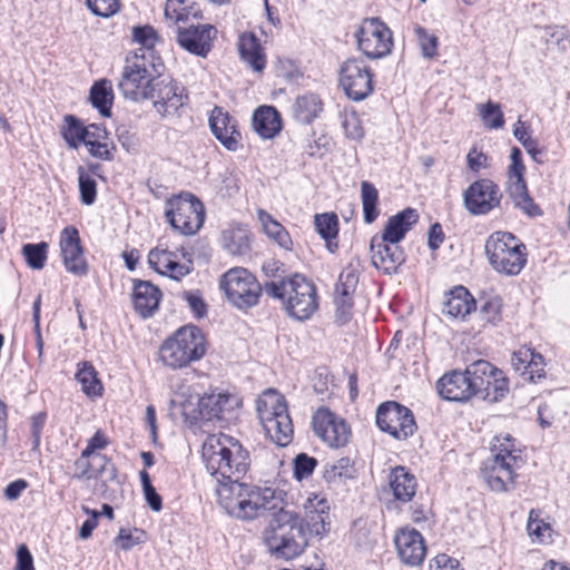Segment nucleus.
Instances as JSON below:
<instances>
[{"instance_id": "1", "label": "nucleus", "mask_w": 570, "mask_h": 570, "mask_svg": "<svg viewBox=\"0 0 570 570\" xmlns=\"http://www.w3.org/2000/svg\"><path fill=\"white\" fill-rule=\"evenodd\" d=\"M202 459L206 471L216 480L219 505L232 517L254 520L285 510L286 492L278 488L240 482L247 473L248 451L235 438L225 433L210 434L203 442Z\"/></svg>"}, {"instance_id": "2", "label": "nucleus", "mask_w": 570, "mask_h": 570, "mask_svg": "<svg viewBox=\"0 0 570 570\" xmlns=\"http://www.w3.org/2000/svg\"><path fill=\"white\" fill-rule=\"evenodd\" d=\"M303 509V518L286 509L273 515L265 542L276 557L292 560L304 551L311 535L323 537L330 531V505L324 498L308 497Z\"/></svg>"}, {"instance_id": "3", "label": "nucleus", "mask_w": 570, "mask_h": 570, "mask_svg": "<svg viewBox=\"0 0 570 570\" xmlns=\"http://www.w3.org/2000/svg\"><path fill=\"white\" fill-rule=\"evenodd\" d=\"M163 71V60L154 50L138 48L126 56L118 88L127 99L147 100L149 89Z\"/></svg>"}, {"instance_id": "4", "label": "nucleus", "mask_w": 570, "mask_h": 570, "mask_svg": "<svg viewBox=\"0 0 570 570\" xmlns=\"http://www.w3.org/2000/svg\"><path fill=\"white\" fill-rule=\"evenodd\" d=\"M265 292L279 298L287 314L298 321L308 320L318 308L316 286L302 274L266 283Z\"/></svg>"}, {"instance_id": "5", "label": "nucleus", "mask_w": 570, "mask_h": 570, "mask_svg": "<svg viewBox=\"0 0 570 570\" xmlns=\"http://www.w3.org/2000/svg\"><path fill=\"white\" fill-rule=\"evenodd\" d=\"M492 451L494 458L484 471L485 481L493 491H508L514 483V471L523 465L521 451L510 434L495 436Z\"/></svg>"}, {"instance_id": "6", "label": "nucleus", "mask_w": 570, "mask_h": 570, "mask_svg": "<svg viewBox=\"0 0 570 570\" xmlns=\"http://www.w3.org/2000/svg\"><path fill=\"white\" fill-rule=\"evenodd\" d=\"M206 353V340L199 327L183 326L167 338L159 350L161 362L170 368H181L199 361Z\"/></svg>"}, {"instance_id": "7", "label": "nucleus", "mask_w": 570, "mask_h": 570, "mask_svg": "<svg viewBox=\"0 0 570 570\" xmlns=\"http://www.w3.org/2000/svg\"><path fill=\"white\" fill-rule=\"evenodd\" d=\"M485 255L492 268L504 275L520 274L527 264V247L513 234L495 232L485 242Z\"/></svg>"}, {"instance_id": "8", "label": "nucleus", "mask_w": 570, "mask_h": 570, "mask_svg": "<svg viewBox=\"0 0 570 570\" xmlns=\"http://www.w3.org/2000/svg\"><path fill=\"white\" fill-rule=\"evenodd\" d=\"M257 412L265 432L277 445L291 443L294 430L283 395L274 390L266 391L257 402Z\"/></svg>"}, {"instance_id": "9", "label": "nucleus", "mask_w": 570, "mask_h": 570, "mask_svg": "<svg viewBox=\"0 0 570 570\" xmlns=\"http://www.w3.org/2000/svg\"><path fill=\"white\" fill-rule=\"evenodd\" d=\"M165 216L183 235H194L204 224L205 207L193 194L183 193L167 200Z\"/></svg>"}, {"instance_id": "10", "label": "nucleus", "mask_w": 570, "mask_h": 570, "mask_svg": "<svg viewBox=\"0 0 570 570\" xmlns=\"http://www.w3.org/2000/svg\"><path fill=\"white\" fill-rule=\"evenodd\" d=\"M472 376L473 396L479 395L484 401L495 403L509 392V381L504 373L484 360H479L468 366Z\"/></svg>"}, {"instance_id": "11", "label": "nucleus", "mask_w": 570, "mask_h": 570, "mask_svg": "<svg viewBox=\"0 0 570 570\" xmlns=\"http://www.w3.org/2000/svg\"><path fill=\"white\" fill-rule=\"evenodd\" d=\"M220 287L228 301L240 309L256 305L262 292L256 277L243 267L226 272L220 279Z\"/></svg>"}, {"instance_id": "12", "label": "nucleus", "mask_w": 570, "mask_h": 570, "mask_svg": "<svg viewBox=\"0 0 570 570\" xmlns=\"http://www.w3.org/2000/svg\"><path fill=\"white\" fill-rule=\"evenodd\" d=\"M374 75L366 62L361 58H350L340 68L338 81L346 97L354 101H362L374 90Z\"/></svg>"}, {"instance_id": "13", "label": "nucleus", "mask_w": 570, "mask_h": 570, "mask_svg": "<svg viewBox=\"0 0 570 570\" xmlns=\"http://www.w3.org/2000/svg\"><path fill=\"white\" fill-rule=\"evenodd\" d=\"M355 37L358 49L370 59L387 56L393 47L392 31L377 18L364 19Z\"/></svg>"}, {"instance_id": "14", "label": "nucleus", "mask_w": 570, "mask_h": 570, "mask_svg": "<svg viewBox=\"0 0 570 570\" xmlns=\"http://www.w3.org/2000/svg\"><path fill=\"white\" fill-rule=\"evenodd\" d=\"M148 94V99L153 100L161 118L176 115L188 99L185 88L173 78L164 77L163 73L155 79Z\"/></svg>"}, {"instance_id": "15", "label": "nucleus", "mask_w": 570, "mask_h": 570, "mask_svg": "<svg viewBox=\"0 0 570 570\" xmlns=\"http://www.w3.org/2000/svg\"><path fill=\"white\" fill-rule=\"evenodd\" d=\"M376 424L397 440H405L416 431L412 411L396 402H386L379 406Z\"/></svg>"}, {"instance_id": "16", "label": "nucleus", "mask_w": 570, "mask_h": 570, "mask_svg": "<svg viewBox=\"0 0 570 570\" xmlns=\"http://www.w3.org/2000/svg\"><path fill=\"white\" fill-rule=\"evenodd\" d=\"M511 164L508 168V186L507 190L512 198L514 206L520 208L524 214L533 217L541 214L539 207L530 197L524 179L525 167L522 163V154L518 147L511 149Z\"/></svg>"}, {"instance_id": "17", "label": "nucleus", "mask_w": 570, "mask_h": 570, "mask_svg": "<svg viewBox=\"0 0 570 570\" xmlns=\"http://www.w3.org/2000/svg\"><path fill=\"white\" fill-rule=\"evenodd\" d=\"M502 193L488 178L473 181L463 194L464 206L472 215H485L500 206Z\"/></svg>"}, {"instance_id": "18", "label": "nucleus", "mask_w": 570, "mask_h": 570, "mask_svg": "<svg viewBox=\"0 0 570 570\" xmlns=\"http://www.w3.org/2000/svg\"><path fill=\"white\" fill-rule=\"evenodd\" d=\"M148 263L157 273L175 281H180L194 268L190 254L185 253L183 248L180 250L153 248L148 254Z\"/></svg>"}, {"instance_id": "19", "label": "nucleus", "mask_w": 570, "mask_h": 570, "mask_svg": "<svg viewBox=\"0 0 570 570\" xmlns=\"http://www.w3.org/2000/svg\"><path fill=\"white\" fill-rule=\"evenodd\" d=\"M315 434L331 448H342L347 444L351 429L346 421L327 407H320L313 415Z\"/></svg>"}, {"instance_id": "20", "label": "nucleus", "mask_w": 570, "mask_h": 570, "mask_svg": "<svg viewBox=\"0 0 570 570\" xmlns=\"http://www.w3.org/2000/svg\"><path fill=\"white\" fill-rule=\"evenodd\" d=\"M358 283V264L350 263L335 286L336 321L345 324L352 316L353 294Z\"/></svg>"}, {"instance_id": "21", "label": "nucleus", "mask_w": 570, "mask_h": 570, "mask_svg": "<svg viewBox=\"0 0 570 570\" xmlns=\"http://www.w3.org/2000/svg\"><path fill=\"white\" fill-rule=\"evenodd\" d=\"M59 245L66 269L78 276L86 275L88 264L83 256L78 229L73 226L65 227L60 234Z\"/></svg>"}, {"instance_id": "22", "label": "nucleus", "mask_w": 570, "mask_h": 570, "mask_svg": "<svg viewBox=\"0 0 570 570\" xmlns=\"http://www.w3.org/2000/svg\"><path fill=\"white\" fill-rule=\"evenodd\" d=\"M397 556L410 567L420 566L426 556V544L423 535L414 528H402L394 537Z\"/></svg>"}, {"instance_id": "23", "label": "nucleus", "mask_w": 570, "mask_h": 570, "mask_svg": "<svg viewBox=\"0 0 570 570\" xmlns=\"http://www.w3.org/2000/svg\"><path fill=\"white\" fill-rule=\"evenodd\" d=\"M371 259L375 268L391 275L405 262L403 248L397 243L383 242L375 235L371 240Z\"/></svg>"}, {"instance_id": "24", "label": "nucleus", "mask_w": 570, "mask_h": 570, "mask_svg": "<svg viewBox=\"0 0 570 570\" xmlns=\"http://www.w3.org/2000/svg\"><path fill=\"white\" fill-rule=\"evenodd\" d=\"M439 394L448 401L464 402L473 396L472 376L464 372L452 371L438 381Z\"/></svg>"}, {"instance_id": "25", "label": "nucleus", "mask_w": 570, "mask_h": 570, "mask_svg": "<svg viewBox=\"0 0 570 570\" xmlns=\"http://www.w3.org/2000/svg\"><path fill=\"white\" fill-rule=\"evenodd\" d=\"M209 126L214 136L225 148L233 151L238 149L240 132L237 129V121L222 107L213 109Z\"/></svg>"}, {"instance_id": "26", "label": "nucleus", "mask_w": 570, "mask_h": 570, "mask_svg": "<svg viewBox=\"0 0 570 570\" xmlns=\"http://www.w3.org/2000/svg\"><path fill=\"white\" fill-rule=\"evenodd\" d=\"M214 28L210 24L190 26L189 28H179L177 41L190 53L205 57L210 50L212 32Z\"/></svg>"}, {"instance_id": "27", "label": "nucleus", "mask_w": 570, "mask_h": 570, "mask_svg": "<svg viewBox=\"0 0 570 570\" xmlns=\"http://www.w3.org/2000/svg\"><path fill=\"white\" fill-rule=\"evenodd\" d=\"M417 220V212L413 208H405L387 219L382 234L377 235V237L383 242L400 244Z\"/></svg>"}, {"instance_id": "28", "label": "nucleus", "mask_w": 570, "mask_h": 570, "mask_svg": "<svg viewBox=\"0 0 570 570\" xmlns=\"http://www.w3.org/2000/svg\"><path fill=\"white\" fill-rule=\"evenodd\" d=\"M110 465V461L102 454H90L82 450L80 456L73 462L71 476L77 480L98 479Z\"/></svg>"}, {"instance_id": "29", "label": "nucleus", "mask_w": 570, "mask_h": 570, "mask_svg": "<svg viewBox=\"0 0 570 570\" xmlns=\"http://www.w3.org/2000/svg\"><path fill=\"white\" fill-rule=\"evenodd\" d=\"M238 51L240 58L256 72H262L266 67V55L259 38L253 32L239 36Z\"/></svg>"}, {"instance_id": "30", "label": "nucleus", "mask_w": 570, "mask_h": 570, "mask_svg": "<svg viewBox=\"0 0 570 570\" xmlns=\"http://www.w3.org/2000/svg\"><path fill=\"white\" fill-rule=\"evenodd\" d=\"M161 293L154 284L147 281H138L132 293L135 309L142 316H151L158 308Z\"/></svg>"}, {"instance_id": "31", "label": "nucleus", "mask_w": 570, "mask_h": 570, "mask_svg": "<svg viewBox=\"0 0 570 570\" xmlns=\"http://www.w3.org/2000/svg\"><path fill=\"white\" fill-rule=\"evenodd\" d=\"M443 313L452 318L464 320L475 309V299L463 286H456L445 295Z\"/></svg>"}, {"instance_id": "32", "label": "nucleus", "mask_w": 570, "mask_h": 570, "mask_svg": "<svg viewBox=\"0 0 570 570\" xmlns=\"http://www.w3.org/2000/svg\"><path fill=\"white\" fill-rule=\"evenodd\" d=\"M83 144L88 147L92 157L101 160H111L114 158L115 145L110 141L105 127L91 124Z\"/></svg>"}, {"instance_id": "33", "label": "nucleus", "mask_w": 570, "mask_h": 570, "mask_svg": "<svg viewBox=\"0 0 570 570\" xmlns=\"http://www.w3.org/2000/svg\"><path fill=\"white\" fill-rule=\"evenodd\" d=\"M390 488L396 500L402 502H409L412 500L416 492L417 482L414 474H412L404 466H395L392 469L390 476Z\"/></svg>"}, {"instance_id": "34", "label": "nucleus", "mask_w": 570, "mask_h": 570, "mask_svg": "<svg viewBox=\"0 0 570 570\" xmlns=\"http://www.w3.org/2000/svg\"><path fill=\"white\" fill-rule=\"evenodd\" d=\"M253 127L261 137L272 139L282 129L281 115L272 106H262L253 115Z\"/></svg>"}, {"instance_id": "35", "label": "nucleus", "mask_w": 570, "mask_h": 570, "mask_svg": "<svg viewBox=\"0 0 570 570\" xmlns=\"http://www.w3.org/2000/svg\"><path fill=\"white\" fill-rule=\"evenodd\" d=\"M202 11L194 0H167L165 3V19L169 24L186 22L190 18L199 19Z\"/></svg>"}, {"instance_id": "36", "label": "nucleus", "mask_w": 570, "mask_h": 570, "mask_svg": "<svg viewBox=\"0 0 570 570\" xmlns=\"http://www.w3.org/2000/svg\"><path fill=\"white\" fill-rule=\"evenodd\" d=\"M237 404L235 397L226 393L209 394L200 397L199 412L203 416L212 420L220 417L223 413L233 409Z\"/></svg>"}, {"instance_id": "37", "label": "nucleus", "mask_w": 570, "mask_h": 570, "mask_svg": "<svg viewBox=\"0 0 570 570\" xmlns=\"http://www.w3.org/2000/svg\"><path fill=\"white\" fill-rule=\"evenodd\" d=\"M322 109L321 98L315 94H306L297 97L293 106V114L298 121L309 124L318 117Z\"/></svg>"}, {"instance_id": "38", "label": "nucleus", "mask_w": 570, "mask_h": 570, "mask_svg": "<svg viewBox=\"0 0 570 570\" xmlns=\"http://www.w3.org/2000/svg\"><path fill=\"white\" fill-rule=\"evenodd\" d=\"M258 220L265 232V234L273 239L276 244H278L282 248L291 249L292 248V239L288 232L284 228V226L274 219L271 214H268L264 209L257 210Z\"/></svg>"}, {"instance_id": "39", "label": "nucleus", "mask_w": 570, "mask_h": 570, "mask_svg": "<svg viewBox=\"0 0 570 570\" xmlns=\"http://www.w3.org/2000/svg\"><path fill=\"white\" fill-rule=\"evenodd\" d=\"M224 247L233 255H244L250 247V235L246 227L228 228L222 235Z\"/></svg>"}, {"instance_id": "40", "label": "nucleus", "mask_w": 570, "mask_h": 570, "mask_svg": "<svg viewBox=\"0 0 570 570\" xmlns=\"http://www.w3.org/2000/svg\"><path fill=\"white\" fill-rule=\"evenodd\" d=\"M112 99L114 94L109 80L102 79L94 83L90 89V100L92 106L97 108L102 116H110Z\"/></svg>"}, {"instance_id": "41", "label": "nucleus", "mask_w": 570, "mask_h": 570, "mask_svg": "<svg viewBox=\"0 0 570 570\" xmlns=\"http://www.w3.org/2000/svg\"><path fill=\"white\" fill-rule=\"evenodd\" d=\"M76 379L81 384V389L87 395H101L102 385L97 377L95 367L89 362L79 364Z\"/></svg>"}, {"instance_id": "42", "label": "nucleus", "mask_w": 570, "mask_h": 570, "mask_svg": "<svg viewBox=\"0 0 570 570\" xmlns=\"http://www.w3.org/2000/svg\"><path fill=\"white\" fill-rule=\"evenodd\" d=\"M361 199L364 213V222L366 224H372L379 216V212L376 209L379 191L373 184L368 181H362Z\"/></svg>"}, {"instance_id": "43", "label": "nucleus", "mask_w": 570, "mask_h": 570, "mask_svg": "<svg viewBox=\"0 0 570 570\" xmlns=\"http://www.w3.org/2000/svg\"><path fill=\"white\" fill-rule=\"evenodd\" d=\"M479 116L488 129H500L504 126V116L498 102L489 100L478 105Z\"/></svg>"}, {"instance_id": "44", "label": "nucleus", "mask_w": 570, "mask_h": 570, "mask_svg": "<svg viewBox=\"0 0 570 570\" xmlns=\"http://www.w3.org/2000/svg\"><path fill=\"white\" fill-rule=\"evenodd\" d=\"M528 534L532 541L546 543L551 539V527L540 518V512L531 510L527 524Z\"/></svg>"}, {"instance_id": "45", "label": "nucleus", "mask_w": 570, "mask_h": 570, "mask_svg": "<svg viewBox=\"0 0 570 570\" xmlns=\"http://www.w3.org/2000/svg\"><path fill=\"white\" fill-rule=\"evenodd\" d=\"M65 122L66 127L62 130L63 138L70 147L77 148L80 142L85 141L89 126L83 127L82 124L71 115L65 117Z\"/></svg>"}, {"instance_id": "46", "label": "nucleus", "mask_w": 570, "mask_h": 570, "mask_svg": "<svg viewBox=\"0 0 570 570\" xmlns=\"http://www.w3.org/2000/svg\"><path fill=\"white\" fill-rule=\"evenodd\" d=\"M314 224L317 233L326 242L335 239L338 234V218L335 213L316 214Z\"/></svg>"}, {"instance_id": "47", "label": "nucleus", "mask_w": 570, "mask_h": 570, "mask_svg": "<svg viewBox=\"0 0 570 570\" xmlns=\"http://www.w3.org/2000/svg\"><path fill=\"white\" fill-rule=\"evenodd\" d=\"M355 474L354 462L347 456L338 459L325 469V478L330 482L336 479H353Z\"/></svg>"}, {"instance_id": "48", "label": "nucleus", "mask_w": 570, "mask_h": 570, "mask_svg": "<svg viewBox=\"0 0 570 570\" xmlns=\"http://www.w3.org/2000/svg\"><path fill=\"white\" fill-rule=\"evenodd\" d=\"M48 244L45 242L38 244H26L22 247V254L27 264L33 269H42L47 261Z\"/></svg>"}, {"instance_id": "49", "label": "nucleus", "mask_w": 570, "mask_h": 570, "mask_svg": "<svg viewBox=\"0 0 570 570\" xmlns=\"http://www.w3.org/2000/svg\"><path fill=\"white\" fill-rule=\"evenodd\" d=\"M414 32L422 51V56L426 59H433L438 56L439 39L435 35L430 33L425 28L415 26Z\"/></svg>"}, {"instance_id": "50", "label": "nucleus", "mask_w": 570, "mask_h": 570, "mask_svg": "<svg viewBox=\"0 0 570 570\" xmlns=\"http://www.w3.org/2000/svg\"><path fill=\"white\" fill-rule=\"evenodd\" d=\"M78 174L80 199L85 205H91L95 203L97 196L96 180L85 170L83 167L78 168Z\"/></svg>"}, {"instance_id": "51", "label": "nucleus", "mask_w": 570, "mask_h": 570, "mask_svg": "<svg viewBox=\"0 0 570 570\" xmlns=\"http://www.w3.org/2000/svg\"><path fill=\"white\" fill-rule=\"evenodd\" d=\"M535 352L531 348H520L512 354L511 364L515 371L527 377L530 365H535L533 362Z\"/></svg>"}, {"instance_id": "52", "label": "nucleus", "mask_w": 570, "mask_h": 570, "mask_svg": "<svg viewBox=\"0 0 570 570\" xmlns=\"http://www.w3.org/2000/svg\"><path fill=\"white\" fill-rule=\"evenodd\" d=\"M86 3L95 16L104 18L114 16L120 8L119 0H86Z\"/></svg>"}, {"instance_id": "53", "label": "nucleus", "mask_w": 570, "mask_h": 570, "mask_svg": "<svg viewBox=\"0 0 570 570\" xmlns=\"http://www.w3.org/2000/svg\"><path fill=\"white\" fill-rule=\"evenodd\" d=\"M132 38L136 42L140 43V48L154 50V45L157 39L155 29L150 26L135 27L132 29Z\"/></svg>"}, {"instance_id": "54", "label": "nucleus", "mask_w": 570, "mask_h": 570, "mask_svg": "<svg viewBox=\"0 0 570 570\" xmlns=\"http://www.w3.org/2000/svg\"><path fill=\"white\" fill-rule=\"evenodd\" d=\"M347 138L358 140L363 137L364 130L361 120L355 112L345 115L342 121Z\"/></svg>"}, {"instance_id": "55", "label": "nucleus", "mask_w": 570, "mask_h": 570, "mask_svg": "<svg viewBox=\"0 0 570 570\" xmlns=\"http://www.w3.org/2000/svg\"><path fill=\"white\" fill-rule=\"evenodd\" d=\"M316 460L305 453H301L294 461V474L298 480L307 478L312 474L316 466Z\"/></svg>"}, {"instance_id": "56", "label": "nucleus", "mask_w": 570, "mask_h": 570, "mask_svg": "<svg viewBox=\"0 0 570 570\" xmlns=\"http://www.w3.org/2000/svg\"><path fill=\"white\" fill-rule=\"evenodd\" d=\"M466 163L469 168L474 173H478L481 169H485L490 166L488 155L479 150L475 146L472 147L468 153Z\"/></svg>"}, {"instance_id": "57", "label": "nucleus", "mask_w": 570, "mask_h": 570, "mask_svg": "<svg viewBox=\"0 0 570 570\" xmlns=\"http://www.w3.org/2000/svg\"><path fill=\"white\" fill-rule=\"evenodd\" d=\"M513 135L522 144L527 151L534 156L537 150V141L528 135L527 128L524 127V124L521 121V119L515 122Z\"/></svg>"}, {"instance_id": "58", "label": "nucleus", "mask_w": 570, "mask_h": 570, "mask_svg": "<svg viewBox=\"0 0 570 570\" xmlns=\"http://www.w3.org/2000/svg\"><path fill=\"white\" fill-rule=\"evenodd\" d=\"M47 414L39 412L31 417L32 450L37 451L40 445L41 434L46 424Z\"/></svg>"}, {"instance_id": "59", "label": "nucleus", "mask_w": 570, "mask_h": 570, "mask_svg": "<svg viewBox=\"0 0 570 570\" xmlns=\"http://www.w3.org/2000/svg\"><path fill=\"white\" fill-rule=\"evenodd\" d=\"M482 318L491 324L501 320V302L498 298L488 301L481 308Z\"/></svg>"}, {"instance_id": "60", "label": "nucleus", "mask_w": 570, "mask_h": 570, "mask_svg": "<svg viewBox=\"0 0 570 570\" xmlns=\"http://www.w3.org/2000/svg\"><path fill=\"white\" fill-rule=\"evenodd\" d=\"M184 297L196 317H204L207 313V305L198 292H185Z\"/></svg>"}, {"instance_id": "61", "label": "nucleus", "mask_w": 570, "mask_h": 570, "mask_svg": "<svg viewBox=\"0 0 570 570\" xmlns=\"http://www.w3.org/2000/svg\"><path fill=\"white\" fill-rule=\"evenodd\" d=\"M16 570H36L32 556L26 544L18 547Z\"/></svg>"}, {"instance_id": "62", "label": "nucleus", "mask_w": 570, "mask_h": 570, "mask_svg": "<svg viewBox=\"0 0 570 570\" xmlns=\"http://www.w3.org/2000/svg\"><path fill=\"white\" fill-rule=\"evenodd\" d=\"M533 362H535V365H530L529 372L525 379L529 381L535 383L540 379L544 377V362L541 354L535 353L533 357Z\"/></svg>"}, {"instance_id": "63", "label": "nucleus", "mask_w": 570, "mask_h": 570, "mask_svg": "<svg viewBox=\"0 0 570 570\" xmlns=\"http://www.w3.org/2000/svg\"><path fill=\"white\" fill-rule=\"evenodd\" d=\"M115 541L122 550L127 551L134 546L142 542V539L140 537H134L131 532L125 529H120L119 534Z\"/></svg>"}, {"instance_id": "64", "label": "nucleus", "mask_w": 570, "mask_h": 570, "mask_svg": "<svg viewBox=\"0 0 570 570\" xmlns=\"http://www.w3.org/2000/svg\"><path fill=\"white\" fill-rule=\"evenodd\" d=\"M28 488V482L23 479L9 483L4 489V495L8 500H17Z\"/></svg>"}]
</instances>
